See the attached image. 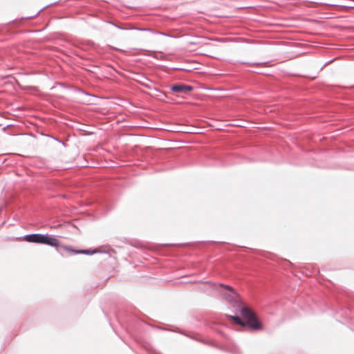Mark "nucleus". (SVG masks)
Segmentation results:
<instances>
[{"instance_id":"obj_1","label":"nucleus","mask_w":354,"mask_h":354,"mask_svg":"<svg viewBox=\"0 0 354 354\" xmlns=\"http://www.w3.org/2000/svg\"><path fill=\"white\" fill-rule=\"evenodd\" d=\"M242 317L246 320L243 322L238 316H229V318L241 326H248L254 330L262 329V324L258 320L254 313L248 307H243L241 311Z\"/></svg>"},{"instance_id":"obj_2","label":"nucleus","mask_w":354,"mask_h":354,"mask_svg":"<svg viewBox=\"0 0 354 354\" xmlns=\"http://www.w3.org/2000/svg\"><path fill=\"white\" fill-rule=\"evenodd\" d=\"M25 240L28 242L42 243L53 247H57L59 245V241L57 239L48 234H30L26 236L25 237Z\"/></svg>"},{"instance_id":"obj_3","label":"nucleus","mask_w":354,"mask_h":354,"mask_svg":"<svg viewBox=\"0 0 354 354\" xmlns=\"http://www.w3.org/2000/svg\"><path fill=\"white\" fill-rule=\"evenodd\" d=\"M58 247L60 248L61 250L70 253V254H93L95 253L99 252V250L95 249L93 250H75L73 249L71 246L70 245H59Z\"/></svg>"},{"instance_id":"obj_4","label":"nucleus","mask_w":354,"mask_h":354,"mask_svg":"<svg viewBox=\"0 0 354 354\" xmlns=\"http://www.w3.org/2000/svg\"><path fill=\"white\" fill-rule=\"evenodd\" d=\"M192 90V86L184 84H176L171 86V91L176 93H187Z\"/></svg>"},{"instance_id":"obj_5","label":"nucleus","mask_w":354,"mask_h":354,"mask_svg":"<svg viewBox=\"0 0 354 354\" xmlns=\"http://www.w3.org/2000/svg\"><path fill=\"white\" fill-rule=\"evenodd\" d=\"M221 286L224 287L225 288L227 289L230 291H233V288L231 286H224L223 284H221Z\"/></svg>"}]
</instances>
